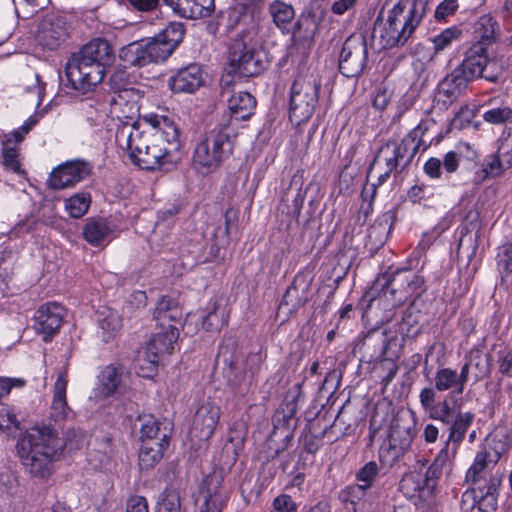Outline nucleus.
I'll return each instance as SVG.
<instances>
[{"instance_id":"nucleus-32","label":"nucleus","mask_w":512,"mask_h":512,"mask_svg":"<svg viewBox=\"0 0 512 512\" xmlns=\"http://www.w3.org/2000/svg\"><path fill=\"white\" fill-rule=\"evenodd\" d=\"M310 282L303 275H297L293 283L287 288L279 305V310L293 313L308 301Z\"/></svg>"},{"instance_id":"nucleus-27","label":"nucleus","mask_w":512,"mask_h":512,"mask_svg":"<svg viewBox=\"0 0 512 512\" xmlns=\"http://www.w3.org/2000/svg\"><path fill=\"white\" fill-rule=\"evenodd\" d=\"M470 363H465L458 373L451 368L438 369L434 376L435 389L439 392L452 390V394H462L468 381Z\"/></svg>"},{"instance_id":"nucleus-41","label":"nucleus","mask_w":512,"mask_h":512,"mask_svg":"<svg viewBox=\"0 0 512 512\" xmlns=\"http://www.w3.org/2000/svg\"><path fill=\"white\" fill-rule=\"evenodd\" d=\"M182 317L183 312L179 304L169 296H163L153 312V318L161 329L167 328L171 322H180Z\"/></svg>"},{"instance_id":"nucleus-54","label":"nucleus","mask_w":512,"mask_h":512,"mask_svg":"<svg viewBox=\"0 0 512 512\" xmlns=\"http://www.w3.org/2000/svg\"><path fill=\"white\" fill-rule=\"evenodd\" d=\"M499 272L501 284L508 291H512V243L505 248L503 257L499 261Z\"/></svg>"},{"instance_id":"nucleus-53","label":"nucleus","mask_w":512,"mask_h":512,"mask_svg":"<svg viewBox=\"0 0 512 512\" xmlns=\"http://www.w3.org/2000/svg\"><path fill=\"white\" fill-rule=\"evenodd\" d=\"M332 427L333 425L326 426L321 432L317 433L316 431H314V424H312L310 427V435H307L304 439L305 450L311 454L316 453L322 445L321 440L325 437L328 438L329 443H333L336 440V438H331L329 436V431L332 429Z\"/></svg>"},{"instance_id":"nucleus-35","label":"nucleus","mask_w":512,"mask_h":512,"mask_svg":"<svg viewBox=\"0 0 512 512\" xmlns=\"http://www.w3.org/2000/svg\"><path fill=\"white\" fill-rule=\"evenodd\" d=\"M142 94L132 86L119 90L115 94H111L109 102L113 112L122 113L124 117L133 119L138 112V102Z\"/></svg>"},{"instance_id":"nucleus-63","label":"nucleus","mask_w":512,"mask_h":512,"mask_svg":"<svg viewBox=\"0 0 512 512\" xmlns=\"http://www.w3.org/2000/svg\"><path fill=\"white\" fill-rule=\"evenodd\" d=\"M436 389L435 387H425L420 391L419 401L422 408L429 414L431 409L435 407L436 401Z\"/></svg>"},{"instance_id":"nucleus-44","label":"nucleus","mask_w":512,"mask_h":512,"mask_svg":"<svg viewBox=\"0 0 512 512\" xmlns=\"http://www.w3.org/2000/svg\"><path fill=\"white\" fill-rule=\"evenodd\" d=\"M474 414L472 412H461L457 410L456 416L449 423V435L446 443L452 444L453 447L458 446L463 441L466 432L470 428L474 420Z\"/></svg>"},{"instance_id":"nucleus-45","label":"nucleus","mask_w":512,"mask_h":512,"mask_svg":"<svg viewBox=\"0 0 512 512\" xmlns=\"http://www.w3.org/2000/svg\"><path fill=\"white\" fill-rule=\"evenodd\" d=\"M268 11L276 27L283 33L288 32V26L295 17L293 6L282 0H275L269 4Z\"/></svg>"},{"instance_id":"nucleus-22","label":"nucleus","mask_w":512,"mask_h":512,"mask_svg":"<svg viewBox=\"0 0 512 512\" xmlns=\"http://www.w3.org/2000/svg\"><path fill=\"white\" fill-rule=\"evenodd\" d=\"M374 344H378L379 347L371 355L373 360H395L399 357L402 348L401 340L396 335L389 336L386 330L373 331L365 337L363 346L370 348Z\"/></svg>"},{"instance_id":"nucleus-21","label":"nucleus","mask_w":512,"mask_h":512,"mask_svg":"<svg viewBox=\"0 0 512 512\" xmlns=\"http://www.w3.org/2000/svg\"><path fill=\"white\" fill-rule=\"evenodd\" d=\"M65 312V308L56 302H48L38 308L35 321L37 330L44 335L45 341L58 332L63 323Z\"/></svg>"},{"instance_id":"nucleus-1","label":"nucleus","mask_w":512,"mask_h":512,"mask_svg":"<svg viewBox=\"0 0 512 512\" xmlns=\"http://www.w3.org/2000/svg\"><path fill=\"white\" fill-rule=\"evenodd\" d=\"M145 119L149 131L140 130L136 121L124 123L116 131V142L126 149L131 161L141 169L154 170L180 149L179 130L168 116L151 114Z\"/></svg>"},{"instance_id":"nucleus-14","label":"nucleus","mask_w":512,"mask_h":512,"mask_svg":"<svg viewBox=\"0 0 512 512\" xmlns=\"http://www.w3.org/2000/svg\"><path fill=\"white\" fill-rule=\"evenodd\" d=\"M327 11L319 0L310 1L301 12L292 30L295 41L312 42L320 32Z\"/></svg>"},{"instance_id":"nucleus-24","label":"nucleus","mask_w":512,"mask_h":512,"mask_svg":"<svg viewBox=\"0 0 512 512\" xmlns=\"http://www.w3.org/2000/svg\"><path fill=\"white\" fill-rule=\"evenodd\" d=\"M338 498L343 505L339 512H360L369 509L377 496L355 483L343 488Z\"/></svg>"},{"instance_id":"nucleus-12","label":"nucleus","mask_w":512,"mask_h":512,"mask_svg":"<svg viewBox=\"0 0 512 512\" xmlns=\"http://www.w3.org/2000/svg\"><path fill=\"white\" fill-rule=\"evenodd\" d=\"M413 426L403 418H395L389 431V446L379 451L380 460L390 466L406 453L414 438Z\"/></svg>"},{"instance_id":"nucleus-10","label":"nucleus","mask_w":512,"mask_h":512,"mask_svg":"<svg viewBox=\"0 0 512 512\" xmlns=\"http://www.w3.org/2000/svg\"><path fill=\"white\" fill-rule=\"evenodd\" d=\"M65 71L72 88L85 93L102 81L105 67L74 53L66 63Z\"/></svg>"},{"instance_id":"nucleus-61","label":"nucleus","mask_w":512,"mask_h":512,"mask_svg":"<svg viewBox=\"0 0 512 512\" xmlns=\"http://www.w3.org/2000/svg\"><path fill=\"white\" fill-rule=\"evenodd\" d=\"M458 7L459 5L457 0H443L436 7L434 16L437 21H443L448 16L453 15L457 11Z\"/></svg>"},{"instance_id":"nucleus-3","label":"nucleus","mask_w":512,"mask_h":512,"mask_svg":"<svg viewBox=\"0 0 512 512\" xmlns=\"http://www.w3.org/2000/svg\"><path fill=\"white\" fill-rule=\"evenodd\" d=\"M423 14L422 2L398 0L386 17L379 13L374 22L372 38L378 39L384 49L403 46L415 32Z\"/></svg>"},{"instance_id":"nucleus-34","label":"nucleus","mask_w":512,"mask_h":512,"mask_svg":"<svg viewBox=\"0 0 512 512\" xmlns=\"http://www.w3.org/2000/svg\"><path fill=\"white\" fill-rule=\"evenodd\" d=\"M68 385L67 367L58 373L53 387V398L51 403V415L55 421H62L68 418L72 412L67 404L66 390Z\"/></svg>"},{"instance_id":"nucleus-33","label":"nucleus","mask_w":512,"mask_h":512,"mask_svg":"<svg viewBox=\"0 0 512 512\" xmlns=\"http://www.w3.org/2000/svg\"><path fill=\"white\" fill-rule=\"evenodd\" d=\"M130 374L123 365L106 366L99 375L101 392L111 396L124 390L128 385Z\"/></svg>"},{"instance_id":"nucleus-16","label":"nucleus","mask_w":512,"mask_h":512,"mask_svg":"<svg viewBox=\"0 0 512 512\" xmlns=\"http://www.w3.org/2000/svg\"><path fill=\"white\" fill-rule=\"evenodd\" d=\"M184 28L181 23H170L159 34L146 38L147 50L152 63L166 60L182 41Z\"/></svg>"},{"instance_id":"nucleus-2","label":"nucleus","mask_w":512,"mask_h":512,"mask_svg":"<svg viewBox=\"0 0 512 512\" xmlns=\"http://www.w3.org/2000/svg\"><path fill=\"white\" fill-rule=\"evenodd\" d=\"M66 443L50 426L30 428L17 441L16 451L26 472L37 479H47L54 472Z\"/></svg>"},{"instance_id":"nucleus-28","label":"nucleus","mask_w":512,"mask_h":512,"mask_svg":"<svg viewBox=\"0 0 512 512\" xmlns=\"http://www.w3.org/2000/svg\"><path fill=\"white\" fill-rule=\"evenodd\" d=\"M141 421V441L160 442L168 445L172 434L173 425L168 419H157L153 415L140 417Z\"/></svg>"},{"instance_id":"nucleus-39","label":"nucleus","mask_w":512,"mask_h":512,"mask_svg":"<svg viewBox=\"0 0 512 512\" xmlns=\"http://www.w3.org/2000/svg\"><path fill=\"white\" fill-rule=\"evenodd\" d=\"M113 232L114 226L102 218L87 219L82 229L84 239L95 247L108 243Z\"/></svg>"},{"instance_id":"nucleus-62","label":"nucleus","mask_w":512,"mask_h":512,"mask_svg":"<svg viewBox=\"0 0 512 512\" xmlns=\"http://www.w3.org/2000/svg\"><path fill=\"white\" fill-rule=\"evenodd\" d=\"M272 512H297V504L287 494L276 497L273 501Z\"/></svg>"},{"instance_id":"nucleus-5","label":"nucleus","mask_w":512,"mask_h":512,"mask_svg":"<svg viewBox=\"0 0 512 512\" xmlns=\"http://www.w3.org/2000/svg\"><path fill=\"white\" fill-rule=\"evenodd\" d=\"M424 284V278L412 270L397 271L393 278L388 275L378 277L367 292L370 303L384 298L391 301V307L403 304Z\"/></svg>"},{"instance_id":"nucleus-26","label":"nucleus","mask_w":512,"mask_h":512,"mask_svg":"<svg viewBox=\"0 0 512 512\" xmlns=\"http://www.w3.org/2000/svg\"><path fill=\"white\" fill-rule=\"evenodd\" d=\"M205 484L206 496L200 512H221L229 498V490L223 485L222 473L209 475Z\"/></svg>"},{"instance_id":"nucleus-15","label":"nucleus","mask_w":512,"mask_h":512,"mask_svg":"<svg viewBox=\"0 0 512 512\" xmlns=\"http://www.w3.org/2000/svg\"><path fill=\"white\" fill-rule=\"evenodd\" d=\"M92 169L93 165L84 159L66 161L50 173L49 187L56 190L74 187L90 176Z\"/></svg>"},{"instance_id":"nucleus-4","label":"nucleus","mask_w":512,"mask_h":512,"mask_svg":"<svg viewBox=\"0 0 512 512\" xmlns=\"http://www.w3.org/2000/svg\"><path fill=\"white\" fill-rule=\"evenodd\" d=\"M497 461L498 458L492 459L490 451L481 450L476 453L473 464L465 475V481L472 485V489L465 492L464 496L471 495L474 506L481 512H493L497 508L503 476L502 473L492 472Z\"/></svg>"},{"instance_id":"nucleus-47","label":"nucleus","mask_w":512,"mask_h":512,"mask_svg":"<svg viewBox=\"0 0 512 512\" xmlns=\"http://www.w3.org/2000/svg\"><path fill=\"white\" fill-rule=\"evenodd\" d=\"M379 475L380 468L378 464L375 461H369L355 473L356 484L378 496L376 483L379 479Z\"/></svg>"},{"instance_id":"nucleus-29","label":"nucleus","mask_w":512,"mask_h":512,"mask_svg":"<svg viewBox=\"0 0 512 512\" xmlns=\"http://www.w3.org/2000/svg\"><path fill=\"white\" fill-rule=\"evenodd\" d=\"M302 186L303 175L297 172L292 176L290 185L281 198L279 210L282 213L293 218H297L300 215L306 193Z\"/></svg>"},{"instance_id":"nucleus-64","label":"nucleus","mask_w":512,"mask_h":512,"mask_svg":"<svg viewBox=\"0 0 512 512\" xmlns=\"http://www.w3.org/2000/svg\"><path fill=\"white\" fill-rule=\"evenodd\" d=\"M130 86L128 77L125 71H115L110 77V88L112 94L119 92V90Z\"/></svg>"},{"instance_id":"nucleus-31","label":"nucleus","mask_w":512,"mask_h":512,"mask_svg":"<svg viewBox=\"0 0 512 512\" xmlns=\"http://www.w3.org/2000/svg\"><path fill=\"white\" fill-rule=\"evenodd\" d=\"M204 83V73L197 64H190L180 69L169 81L175 93H193Z\"/></svg>"},{"instance_id":"nucleus-19","label":"nucleus","mask_w":512,"mask_h":512,"mask_svg":"<svg viewBox=\"0 0 512 512\" xmlns=\"http://www.w3.org/2000/svg\"><path fill=\"white\" fill-rule=\"evenodd\" d=\"M67 24L59 15H48L40 23L36 39L50 50L57 49L67 38Z\"/></svg>"},{"instance_id":"nucleus-58","label":"nucleus","mask_w":512,"mask_h":512,"mask_svg":"<svg viewBox=\"0 0 512 512\" xmlns=\"http://www.w3.org/2000/svg\"><path fill=\"white\" fill-rule=\"evenodd\" d=\"M503 166L501 153L498 152L497 154L488 155L484 159L483 171L489 177H499L505 171Z\"/></svg>"},{"instance_id":"nucleus-18","label":"nucleus","mask_w":512,"mask_h":512,"mask_svg":"<svg viewBox=\"0 0 512 512\" xmlns=\"http://www.w3.org/2000/svg\"><path fill=\"white\" fill-rule=\"evenodd\" d=\"M178 337V328L172 324L155 333L145 348L143 360L154 369L159 363L160 356L172 353Z\"/></svg>"},{"instance_id":"nucleus-11","label":"nucleus","mask_w":512,"mask_h":512,"mask_svg":"<svg viewBox=\"0 0 512 512\" xmlns=\"http://www.w3.org/2000/svg\"><path fill=\"white\" fill-rule=\"evenodd\" d=\"M368 60L366 37L362 33L351 34L343 43L339 58V70L345 77H357Z\"/></svg>"},{"instance_id":"nucleus-23","label":"nucleus","mask_w":512,"mask_h":512,"mask_svg":"<svg viewBox=\"0 0 512 512\" xmlns=\"http://www.w3.org/2000/svg\"><path fill=\"white\" fill-rule=\"evenodd\" d=\"M220 407L216 404L206 402L203 403L196 411L192 433L200 441L208 440L214 433L216 425L220 418Z\"/></svg>"},{"instance_id":"nucleus-36","label":"nucleus","mask_w":512,"mask_h":512,"mask_svg":"<svg viewBox=\"0 0 512 512\" xmlns=\"http://www.w3.org/2000/svg\"><path fill=\"white\" fill-rule=\"evenodd\" d=\"M255 107L256 100L250 93L240 91L233 94L228 99L230 120L228 123H222L221 125H231L234 127V121L238 122L249 119L253 114Z\"/></svg>"},{"instance_id":"nucleus-50","label":"nucleus","mask_w":512,"mask_h":512,"mask_svg":"<svg viewBox=\"0 0 512 512\" xmlns=\"http://www.w3.org/2000/svg\"><path fill=\"white\" fill-rule=\"evenodd\" d=\"M496 25L494 19L489 15L479 17L474 26L475 35L479 38L477 42H484L488 47L494 39Z\"/></svg>"},{"instance_id":"nucleus-51","label":"nucleus","mask_w":512,"mask_h":512,"mask_svg":"<svg viewBox=\"0 0 512 512\" xmlns=\"http://www.w3.org/2000/svg\"><path fill=\"white\" fill-rule=\"evenodd\" d=\"M228 323V313L225 308H219L216 303L213 309L203 318V328L206 331H219Z\"/></svg>"},{"instance_id":"nucleus-57","label":"nucleus","mask_w":512,"mask_h":512,"mask_svg":"<svg viewBox=\"0 0 512 512\" xmlns=\"http://www.w3.org/2000/svg\"><path fill=\"white\" fill-rule=\"evenodd\" d=\"M19 420L14 407L0 404V432L8 433L12 428H19Z\"/></svg>"},{"instance_id":"nucleus-37","label":"nucleus","mask_w":512,"mask_h":512,"mask_svg":"<svg viewBox=\"0 0 512 512\" xmlns=\"http://www.w3.org/2000/svg\"><path fill=\"white\" fill-rule=\"evenodd\" d=\"M76 54L88 62L99 64L105 68L109 66L114 59L112 47L106 40L101 38L93 39L84 45Z\"/></svg>"},{"instance_id":"nucleus-17","label":"nucleus","mask_w":512,"mask_h":512,"mask_svg":"<svg viewBox=\"0 0 512 512\" xmlns=\"http://www.w3.org/2000/svg\"><path fill=\"white\" fill-rule=\"evenodd\" d=\"M39 117L37 115L30 116L25 123L19 128L8 134H5L1 140L2 145V158L3 165L7 170L14 173L21 171V164L18 159V148L25 136L31 129L38 123Z\"/></svg>"},{"instance_id":"nucleus-48","label":"nucleus","mask_w":512,"mask_h":512,"mask_svg":"<svg viewBox=\"0 0 512 512\" xmlns=\"http://www.w3.org/2000/svg\"><path fill=\"white\" fill-rule=\"evenodd\" d=\"M457 410L456 400L453 399V396H447L431 409L429 417L447 425L456 416Z\"/></svg>"},{"instance_id":"nucleus-60","label":"nucleus","mask_w":512,"mask_h":512,"mask_svg":"<svg viewBox=\"0 0 512 512\" xmlns=\"http://www.w3.org/2000/svg\"><path fill=\"white\" fill-rule=\"evenodd\" d=\"M118 4L139 12H151L157 8L159 0H116Z\"/></svg>"},{"instance_id":"nucleus-20","label":"nucleus","mask_w":512,"mask_h":512,"mask_svg":"<svg viewBox=\"0 0 512 512\" xmlns=\"http://www.w3.org/2000/svg\"><path fill=\"white\" fill-rule=\"evenodd\" d=\"M470 83L471 81L459 69L454 68L438 84L435 96L437 104H441L443 108L449 107L466 91Z\"/></svg>"},{"instance_id":"nucleus-59","label":"nucleus","mask_w":512,"mask_h":512,"mask_svg":"<svg viewBox=\"0 0 512 512\" xmlns=\"http://www.w3.org/2000/svg\"><path fill=\"white\" fill-rule=\"evenodd\" d=\"M450 444L445 442L444 447L438 452L435 459L432 462V465L439 469L441 472H444L445 469L449 468L455 455L457 448L452 447L449 449Z\"/></svg>"},{"instance_id":"nucleus-30","label":"nucleus","mask_w":512,"mask_h":512,"mask_svg":"<svg viewBox=\"0 0 512 512\" xmlns=\"http://www.w3.org/2000/svg\"><path fill=\"white\" fill-rule=\"evenodd\" d=\"M174 13L187 19L210 16L215 9L214 0H163Z\"/></svg>"},{"instance_id":"nucleus-7","label":"nucleus","mask_w":512,"mask_h":512,"mask_svg":"<svg viewBox=\"0 0 512 512\" xmlns=\"http://www.w3.org/2000/svg\"><path fill=\"white\" fill-rule=\"evenodd\" d=\"M321 82L316 75L299 74L290 90V120L296 123L308 121L319 99Z\"/></svg>"},{"instance_id":"nucleus-56","label":"nucleus","mask_w":512,"mask_h":512,"mask_svg":"<svg viewBox=\"0 0 512 512\" xmlns=\"http://www.w3.org/2000/svg\"><path fill=\"white\" fill-rule=\"evenodd\" d=\"M399 332L403 338H414L420 332L419 322L413 311L407 310L399 324Z\"/></svg>"},{"instance_id":"nucleus-40","label":"nucleus","mask_w":512,"mask_h":512,"mask_svg":"<svg viewBox=\"0 0 512 512\" xmlns=\"http://www.w3.org/2000/svg\"><path fill=\"white\" fill-rule=\"evenodd\" d=\"M396 213L395 209L387 210L369 227L367 238L372 246L379 247L386 242L396 221Z\"/></svg>"},{"instance_id":"nucleus-25","label":"nucleus","mask_w":512,"mask_h":512,"mask_svg":"<svg viewBox=\"0 0 512 512\" xmlns=\"http://www.w3.org/2000/svg\"><path fill=\"white\" fill-rule=\"evenodd\" d=\"M293 436L292 414L278 410L273 416V430L268 437L270 448L277 454L284 451L290 445Z\"/></svg>"},{"instance_id":"nucleus-43","label":"nucleus","mask_w":512,"mask_h":512,"mask_svg":"<svg viewBox=\"0 0 512 512\" xmlns=\"http://www.w3.org/2000/svg\"><path fill=\"white\" fill-rule=\"evenodd\" d=\"M97 321L104 341H109L117 335L122 327V320L115 309L101 306L97 310Z\"/></svg>"},{"instance_id":"nucleus-38","label":"nucleus","mask_w":512,"mask_h":512,"mask_svg":"<svg viewBox=\"0 0 512 512\" xmlns=\"http://www.w3.org/2000/svg\"><path fill=\"white\" fill-rule=\"evenodd\" d=\"M482 107H486L482 115L486 123L501 126L512 122V107L507 101L499 97H491L483 103Z\"/></svg>"},{"instance_id":"nucleus-49","label":"nucleus","mask_w":512,"mask_h":512,"mask_svg":"<svg viewBox=\"0 0 512 512\" xmlns=\"http://www.w3.org/2000/svg\"><path fill=\"white\" fill-rule=\"evenodd\" d=\"M91 204L88 192H78L65 200V209L72 218H81L85 215Z\"/></svg>"},{"instance_id":"nucleus-8","label":"nucleus","mask_w":512,"mask_h":512,"mask_svg":"<svg viewBox=\"0 0 512 512\" xmlns=\"http://www.w3.org/2000/svg\"><path fill=\"white\" fill-rule=\"evenodd\" d=\"M456 68L471 82L482 78L495 83L504 72L502 63L495 57H489L488 47L485 46L484 42L473 43Z\"/></svg>"},{"instance_id":"nucleus-55","label":"nucleus","mask_w":512,"mask_h":512,"mask_svg":"<svg viewBox=\"0 0 512 512\" xmlns=\"http://www.w3.org/2000/svg\"><path fill=\"white\" fill-rule=\"evenodd\" d=\"M461 34V30L455 26L443 30L440 34L432 38L435 51H443L444 49L449 47L454 41H458L461 37Z\"/></svg>"},{"instance_id":"nucleus-13","label":"nucleus","mask_w":512,"mask_h":512,"mask_svg":"<svg viewBox=\"0 0 512 512\" xmlns=\"http://www.w3.org/2000/svg\"><path fill=\"white\" fill-rule=\"evenodd\" d=\"M267 61L262 51L236 41L230 50V65L233 71L244 77L259 75L266 68Z\"/></svg>"},{"instance_id":"nucleus-9","label":"nucleus","mask_w":512,"mask_h":512,"mask_svg":"<svg viewBox=\"0 0 512 512\" xmlns=\"http://www.w3.org/2000/svg\"><path fill=\"white\" fill-rule=\"evenodd\" d=\"M419 130L420 127H417L406 135L399 143L388 142L382 145L369 168V175L372 173L374 166L381 162H384L385 169H388V172L395 171L400 165L403 167L409 165L420 147V142L418 140Z\"/></svg>"},{"instance_id":"nucleus-46","label":"nucleus","mask_w":512,"mask_h":512,"mask_svg":"<svg viewBox=\"0 0 512 512\" xmlns=\"http://www.w3.org/2000/svg\"><path fill=\"white\" fill-rule=\"evenodd\" d=\"M168 445L160 442L141 441L139 451V465L142 470L152 469L163 457V452Z\"/></svg>"},{"instance_id":"nucleus-42","label":"nucleus","mask_w":512,"mask_h":512,"mask_svg":"<svg viewBox=\"0 0 512 512\" xmlns=\"http://www.w3.org/2000/svg\"><path fill=\"white\" fill-rule=\"evenodd\" d=\"M147 47L145 39L129 43L120 49L119 57L130 66H146L152 63Z\"/></svg>"},{"instance_id":"nucleus-6","label":"nucleus","mask_w":512,"mask_h":512,"mask_svg":"<svg viewBox=\"0 0 512 512\" xmlns=\"http://www.w3.org/2000/svg\"><path fill=\"white\" fill-rule=\"evenodd\" d=\"M236 128L231 125H218L200 141L193 155L196 166L214 169L233 152Z\"/></svg>"},{"instance_id":"nucleus-52","label":"nucleus","mask_w":512,"mask_h":512,"mask_svg":"<svg viewBox=\"0 0 512 512\" xmlns=\"http://www.w3.org/2000/svg\"><path fill=\"white\" fill-rule=\"evenodd\" d=\"M158 512H181V493L178 488L170 486L164 490Z\"/></svg>"}]
</instances>
